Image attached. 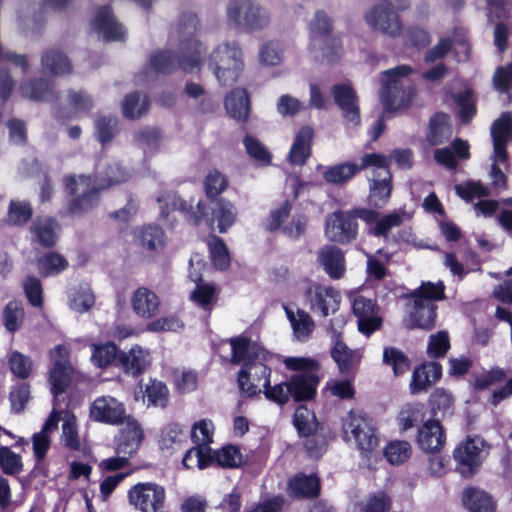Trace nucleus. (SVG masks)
Instances as JSON below:
<instances>
[{"label": "nucleus", "mask_w": 512, "mask_h": 512, "mask_svg": "<svg viewBox=\"0 0 512 512\" xmlns=\"http://www.w3.org/2000/svg\"><path fill=\"white\" fill-rule=\"evenodd\" d=\"M229 344L231 362L242 364L237 379L240 391L249 397L261 393L270 383L271 369L267 363L272 357L271 354L247 332L230 338Z\"/></svg>", "instance_id": "obj_1"}, {"label": "nucleus", "mask_w": 512, "mask_h": 512, "mask_svg": "<svg viewBox=\"0 0 512 512\" xmlns=\"http://www.w3.org/2000/svg\"><path fill=\"white\" fill-rule=\"evenodd\" d=\"M490 134L493 141V154L490 176L495 186H504L506 177L497 166L507 161V143L512 139V116L510 113H503L491 126Z\"/></svg>", "instance_id": "obj_8"}, {"label": "nucleus", "mask_w": 512, "mask_h": 512, "mask_svg": "<svg viewBox=\"0 0 512 512\" xmlns=\"http://www.w3.org/2000/svg\"><path fill=\"white\" fill-rule=\"evenodd\" d=\"M58 422V412L53 410L45 421L42 430L33 435V452L38 460H42L46 456L50 448V435L57 429Z\"/></svg>", "instance_id": "obj_32"}, {"label": "nucleus", "mask_w": 512, "mask_h": 512, "mask_svg": "<svg viewBox=\"0 0 512 512\" xmlns=\"http://www.w3.org/2000/svg\"><path fill=\"white\" fill-rule=\"evenodd\" d=\"M408 214L403 209L395 210L379 218L376 225L369 229V233L375 237L387 238L389 232L399 227Z\"/></svg>", "instance_id": "obj_43"}, {"label": "nucleus", "mask_w": 512, "mask_h": 512, "mask_svg": "<svg viewBox=\"0 0 512 512\" xmlns=\"http://www.w3.org/2000/svg\"><path fill=\"white\" fill-rule=\"evenodd\" d=\"M452 136V126L449 123V116L439 112L431 117L426 134L427 142L432 145H440L448 141Z\"/></svg>", "instance_id": "obj_34"}, {"label": "nucleus", "mask_w": 512, "mask_h": 512, "mask_svg": "<svg viewBox=\"0 0 512 512\" xmlns=\"http://www.w3.org/2000/svg\"><path fill=\"white\" fill-rule=\"evenodd\" d=\"M68 266L66 259L58 253L50 252L38 261L39 272L44 276L58 274Z\"/></svg>", "instance_id": "obj_54"}, {"label": "nucleus", "mask_w": 512, "mask_h": 512, "mask_svg": "<svg viewBox=\"0 0 512 512\" xmlns=\"http://www.w3.org/2000/svg\"><path fill=\"white\" fill-rule=\"evenodd\" d=\"M225 468H236L245 463V458L240 449L232 444L223 446L215 452H212V461Z\"/></svg>", "instance_id": "obj_46"}, {"label": "nucleus", "mask_w": 512, "mask_h": 512, "mask_svg": "<svg viewBox=\"0 0 512 512\" xmlns=\"http://www.w3.org/2000/svg\"><path fill=\"white\" fill-rule=\"evenodd\" d=\"M488 454L486 442L479 436L467 437L453 451L457 469L464 477L471 476Z\"/></svg>", "instance_id": "obj_11"}, {"label": "nucleus", "mask_w": 512, "mask_h": 512, "mask_svg": "<svg viewBox=\"0 0 512 512\" xmlns=\"http://www.w3.org/2000/svg\"><path fill=\"white\" fill-rule=\"evenodd\" d=\"M450 347L448 334L440 331L429 337L427 354L431 358L443 357Z\"/></svg>", "instance_id": "obj_63"}, {"label": "nucleus", "mask_w": 512, "mask_h": 512, "mask_svg": "<svg viewBox=\"0 0 512 512\" xmlns=\"http://www.w3.org/2000/svg\"><path fill=\"white\" fill-rule=\"evenodd\" d=\"M209 66L221 84L236 82L244 68L241 48L235 42L220 44L211 53Z\"/></svg>", "instance_id": "obj_7"}, {"label": "nucleus", "mask_w": 512, "mask_h": 512, "mask_svg": "<svg viewBox=\"0 0 512 512\" xmlns=\"http://www.w3.org/2000/svg\"><path fill=\"white\" fill-rule=\"evenodd\" d=\"M442 367L437 362L424 363L414 369L410 382V392L418 394L440 379Z\"/></svg>", "instance_id": "obj_30"}, {"label": "nucleus", "mask_w": 512, "mask_h": 512, "mask_svg": "<svg viewBox=\"0 0 512 512\" xmlns=\"http://www.w3.org/2000/svg\"><path fill=\"white\" fill-rule=\"evenodd\" d=\"M33 238L43 246H53L59 233V225L51 218H38L31 226Z\"/></svg>", "instance_id": "obj_38"}, {"label": "nucleus", "mask_w": 512, "mask_h": 512, "mask_svg": "<svg viewBox=\"0 0 512 512\" xmlns=\"http://www.w3.org/2000/svg\"><path fill=\"white\" fill-rule=\"evenodd\" d=\"M94 303V294L88 286H80L69 292L68 306L74 312H87Z\"/></svg>", "instance_id": "obj_45"}, {"label": "nucleus", "mask_w": 512, "mask_h": 512, "mask_svg": "<svg viewBox=\"0 0 512 512\" xmlns=\"http://www.w3.org/2000/svg\"><path fill=\"white\" fill-rule=\"evenodd\" d=\"M185 438L184 430L178 423L167 424L160 433L159 446L161 449H173Z\"/></svg>", "instance_id": "obj_55"}, {"label": "nucleus", "mask_w": 512, "mask_h": 512, "mask_svg": "<svg viewBox=\"0 0 512 512\" xmlns=\"http://www.w3.org/2000/svg\"><path fill=\"white\" fill-rule=\"evenodd\" d=\"M412 68L399 65L382 72L381 99L388 111H396L407 107L414 96V89L408 75Z\"/></svg>", "instance_id": "obj_5"}, {"label": "nucleus", "mask_w": 512, "mask_h": 512, "mask_svg": "<svg viewBox=\"0 0 512 512\" xmlns=\"http://www.w3.org/2000/svg\"><path fill=\"white\" fill-rule=\"evenodd\" d=\"M359 224L351 209L337 210L326 217L325 235L328 240L339 244H350L358 237Z\"/></svg>", "instance_id": "obj_13"}, {"label": "nucleus", "mask_w": 512, "mask_h": 512, "mask_svg": "<svg viewBox=\"0 0 512 512\" xmlns=\"http://www.w3.org/2000/svg\"><path fill=\"white\" fill-rule=\"evenodd\" d=\"M68 355L69 347L66 344H59L50 352L52 366L49 370V383L54 396L63 393L75 376Z\"/></svg>", "instance_id": "obj_14"}, {"label": "nucleus", "mask_w": 512, "mask_h": 512, "mask_svg": "<svg viewBox=\"0 0 512 512\" xmlns=\"http://www.w3.org/2000/svg\"><path fill=\"white\" fill-rule=\"evenodd\" d=\"M212 463V449L195 445L183 457V465L188 469L207 468Z\"/></svg>", "instance_id": "obj_50"}, {"label": "nucleus", "mask_w": 512, "mask_h": 512, "mask_svg": "<svg viewBox=\"0 0 512 512\" xmlns=\"http://www.w3.org/2000/svg\"><path fill=\"white\" fill-rule=\"evenodd\" d=\"M228 18L238 25L249 30H258L268 25L270 17L268 12L259 6H250L242 17L238 7L229 5L227 10Z\"/></svg>", "instance_id": "obj_26"}, {"label": "nucleus", "mask_w": 512, "mask_h": 512, "mask_svg": "<svg viewBox=\"0 0 512 512\" xmlns=\"http://www.w3.org/2000/svg\"><path fill=\"white\" fill-rule=\"evenodd\" d=\"M319 479L317 475L297 474L288 481V494L296 498H311L317 495Z\"/></svg>", "instance_id": "obj_35"}, {"label": "nucleus", "mask_w": 512, "mask_h": 512, "mask_svg": "<svg viewBox=\"0 0 512 512\" xmlns=\"http://www.w3.org/2000/svg\"><path fill=\"white\" fill-rule=\"evenodd\" d=\"M352 310L357 318L358 330L362 334L370 336L381 328L383 320L376 300L358 295L354 298Z\"/></svg>", "instance_id": "obj_21"}, {"label": "nucleus", "mask_w": 512, "mask_h": 512, "mask_svg": "<svg viewBox=\"0 0 512 512\" xmlns=\"http://www.w3.org/2000/svg\"><path fill=\"white\" fill-rule=\"evenodd\" d=\"M24 319V310L20 302H9L3 311V323L9 332L18 330Z\"/></svg>", "instance_id": "obj_57"}, {"label": "nucleus", "mask_w": 512, "mask_h": 512, "mask_svg": "<svg viewBox=\"0 0 512 512\" xmlns=\"http://www.w3.org/2000/svg\"><path fill=\"white\" fill-rule=\"evenodd\" d=\"M90 418L99 423L120 425L128 418L125 404L111 395H102L94 399L89 407Z\"/></svg>", "instance_id": "obj_18"}, {"label": "nucleus", "mask_w": 512, "mask_h": 512, "mask_svg": "<svg viewBox=\"0 0 512 512\" xmlns=\"http://www.w3.org/2000/svg\"><path fill=\"white\" fill-rule=\"evenodd\" d=\"M424 416L425 410L423 404L407 403L401 408L398 414V425L401 430L407 431L411 429L416 423L422 421Z\"/></svg>", "instance_id": "obj_49"}, {"label": "nucleus", "mask_w": 512, "mask_h": 512, "mask_svg": "<svg viewBox=\"0 0 512 512\" xmlns=\"http://www.w3.org/2000/svg\"><path fill=\"white\" fill-rule=\"evenodd\" d=\"M284 365L289 370L298 371L289 379L291 398L295 401L309 400L316 395L318 378L317 361L308 358L287 357Z\"/></svg>", "instance_id": "obj_6"}, {"label": "nucleus", "mask_w": 512, "mask_h": 512, "mask_svg": "<svg viewBox=\"0 0 512 512\" xmlns=\"http://www.w3.org/2000/svg\"><path fill=\"white\" fill-rule=\"evenodd\" d=\"M120 425L122 427L115 438L116 453L133 457L144 439V431L133 416Z\"/></svg>", "instance_id": "obj_23"}, {"label": "nucleus", "mask_w": 512, "mask_h": 512, "mask_svg": "<svg viewBox=\"0 0 512 512\" xmlns=\"http://www.w3.org/2000/svg\"><path fill=\"white\" fill-rule=\"evenodd\" d=\"M312 129L303 127L297 134L294 143L291 146L287 160L292 165H303L310 155V143L312 139Z\"/></svg>", "instance_id": "obj_37"}, {"label": "nucleus", "mask_w": 512, "mask_h": 512, "mask_svg": "<svg viewBox=\"0 0 512 512\" xmlns=\"http://www.w3.org/2000/svg\"><path fill=\"white\" fill-rule=\"evenodd\" d=\"M42 67L52 75H62L71 70L69 60L58 50L48 51L42 56Z\"/></svg>", "instance_id": "obj_47"}, {"label": "nucleus", "mask_w": 512, "mask_h": 512, "mask_svg": "<svg viewBox=\"0 0 512 512\" xmlns=\"http://www.w3.org/2000/svg\"><path fill=\"white\" fill-rule=\"evenodd\" d=\"M215 424L211 419L204 418L193 423L190 430L192 442L197 446L210 448L214 441Z\"/></svg>", "instance_id": "obj_42"}, {"label": "nucleus", "mask_w": 512, "mask_h": 512, "mask_svg": "<svg viewBox=\"0 0 512 512\" xmlns=\"http://www.w3.org/2000/svg\"><path fill=\"white\" fill-rule=\"evenodd\" d=\"M444 284L426 282L414 290L411 300L407 303V315L403 319V325L407 329L430 330L435 326L436 309L435 301L444 299Z\"/></svg>", "instance_id": "obj_4"}, {"label": "nucleus", "mask_w": 512, "mask_h": 512, "mask_svg": "<svg viewBox=\"0 0 512 512\" xmlns=\"http://www.w3.org/2000/svg\"><path fill=\"white\" fill-rule=\"evenodd\" d=\"M237 207L227 199H220L215 202L212 208V217L210 224L216 223L219 233H225L237 221Z\"/></svg>", "instance_id": "obj_31"}, {"label": "nucleus", "mask_w": 512, "mask_h": 512, "mask_svg": "<svg viewBox=\"0 0 512 512\" xmlns=\"http://www.w3.org/2000/svg\"><path fill=\"white\" fill-rule=\"evenodd\" d=\"M462 501L469 512H494L496 502L493 497L484 490L467 488L463 491Z\"/></svg>", "instance_id": "obj_33"}, {"label": "nucleus", "mask_w": 512, "mask_h": 512, "mask_svg": "<svg viewBox=\"0 0 512 512\" xmlns=\"http://www.w3.org/2000/svg\"><path fill=\"white\" fill-rule=\"evenodd\" d=\"M322 267L332 279L342 278L346 270L343 251L336 246L322 249Z\"/></svg>", "instance_id": "obj_36"}, {"label": "nucleus", "mask_w": 512, "mask_h": 512, "mask_svg": "<svg viewBox=\"0 0 512 512\" xmlns=\"http://www.w3.org/2000/svg\"><path fill=\"white\" fill-rule=\"evenodd\" d=\"M343 55L341 36L334 32L332 20L322 15V63L338 62Z\"/></svg>", "instance_id": "obj_24"}, {"label": "nucleus", "mask_w": 512, "mask_h": 512, "mask_svg": "<svg viewBox=\"0 0 512 512\" xmlns=\"http://www.w3.org/2000/svg\"><path fill=\"white\" fill-rule=\"evenodd\" d=\"M91 97L84 91H71L67 96V115L76 117L79 114L88 111L92 107Z\"/></svg>", "instance_id": "obj_53"}, {"label": "nucleus", "mask_w": 512, "mask_h": 512, "mask_svg": "<svg viewBox=\"0 0 512 512\" xmlns=\"http://www.w3.org/2000/svg\"><path fill=\"white\" fill-rule=\"evenodd\" d=\"M198 20L194 14L183 17L178 26L181 37V58H176L170 51H159L150 58V66L157 72L170 73L178 66L185 72L197 70L202 63L201 54L205 51L202 44L194 38Z\"/></svg>", "instance_id": "obj_2"}, {"label": "nucleus", "mask_w": 512, "mask_h": 512, "mask_svg": "<svg viewBox=\"0 0 512 512\" xmlns=\"http://www.w3.org/2000/svg\"><path fill=\"white\" fill-rule=\"evenodd\" d=\"M345 325V319L341 316L333 318L331 327L327 330L330 335L332 347L330 354L337 364L340 372L348 373L358 366L361 354L353 350L342 340L341 329Z\"/></svg>", "instance_id": "obj_10"}, {"label": "nucleus", "mask_w": 512, "mask_h": 512, "mask_svg": "<svg viewBox=\"0 0 512 512\" xmlns=\"http://www.w3.org/2000/svg\"><path fill=\"white\" fill-rule=\"evenodd\" d=\"M208 246L215 267L218 269L227 268L230 263V257L224 242L219 237L210 236L208 238Z\"/></svg>", "instance_id": "obj_59"}, {"label": "nucleus", "mask_w": 512, "mask_h": 512, "mask_svg": "<svg viewBox=\"0 0 512 512\" xmlns=\"http://www.w3.org/2000/svg\"><path fill=\"white\" fill-rule=\"evenodd\" d=\"M247 154L261 165L271 162V154L266 147L256 138L246 136L243 140Z\"/></svg>", "instance_id": "obj_60"}, {"label": "nucleus", "mask_w": 512, "mask_h": 512, "mask_svg": "<svg viewBox=\"0 0 512 512\" xmlns=\"http://www.w3.org/2000/svg\"><path fill=\"white\" fill-rule=\"evenodd\" d=\"M160 204V216L167 225L173 226L175 217L172 214L175 211L184 213L187 219L193 224H198L206 215L205 207L201 200L185 201L178 198L175 194L168 193L157 198Z\"/></svg>", "instance_id": "obj_12"}, {"label": "nucleus", "mask_w": 512, "mask_h": 512, "mask_svg": "<svg viewBox=\"0 0 512 512\" xmlns=\"http://www.w3.org/2000/svg\"><path fill=\"white\" fill-rule=\"evenodd\" d=\"M294 425L300 436L308 437L317 431L318 421L313 411L305 406H299L294 414Z\"/></svg>", "instance_id": "obj_48"}, {"label": "nucleus", "mask_w": 512, "mask_h": 512, "mask_svg": "<svg viewBox=\"0 0 512 512\" xmlns=\"http://www.w3.org/2000/svg\"><path fill=\"white\" fill-rule=\"evenodd\" d=\"M61 420L63 421L62 442L69 449L78 450L80 448V440L76 416L70 412H65Z\"/></svg>", "instance_id": "obj_51"}, {"label": "nucleus", "mask_w": 512, "mask_h": 512, "mask_svg": "<svg viewBox=\"0 0 512 512\" xmlns=\"http://www.w3.org/2000/svg\"><path fill=\"white\" fill-rule=\"evenodd\" d=\"M225 108L231 117L245 120L250 111V101L245 89H234L225 98Z\"/></svg>", "instance_id": "obj_40"}, {"label": "nucleus", "mask_w": 512, "mask_h": 512, "mask_svg": "<svg viewBox=\"0 0 512 512\" xmlns=\"http://www.w3.org/2000/svg\"><path fill=\"white\" fill-rule=\"evenodd\" d=\"M135 239L144 248L156 251L165 245L163 231L155 225H147L135 231Z\"/></svg>", "instance_id": "obj_41"}, {"label": "nucleus", "mask_w": 512, "mask_h": 512, "mask_svg": "<svg viewBox=\"0 0 512 512\" xmlns=\"http://www.w3.org/2000/svg\"><path fill=\"white\" fill-rule=\"evenodd\" d=\"M32 217V208L26 201H11L8 208V222L23 225Z\"/></svg>", "instance_id": "obj_62"}, {"label": "nucleus", "mask_w": 512, "mask_h": 512, "mask_svg": "<svg viewBox=\"0 0 512 512\" xmlns=\"http://www.w3.org/2000/svg\"><path fill=\"white\" fill-rule=\"evenodd\" d=\"M445 433L438 420H427L418 429L417 444L426 453H436L445 444Z\"/></svg>", "instance_id": "obj_25"}, {"label": "nucleus", "mask_w": 512, "mask_h": 512, "mask_svg": "<svg viewBox=\"0 0 512 512\" xmlns=\"http://www.w3.org/2000/svg\"><path fill=\"white\" fill-rule=\"evenodd\" d=\"M384 455L391 464H401L411 456V445L404 440L393 441L386 446Z\"/></svg>", "instance_id": "obj_58"}, {"label": "nucleus", "mask_w": 512, "mask_h": 512, "mask_svg": "<svg viewBox=\"0 0 512 512\" xmlns=\"http://www.w3.org/2000/svg\"><path fill=\"white\" fill-rule=\"evenodd\" d=\"M364 20L372 30L389 38H397L403 30L400 16L387 4L374 5L365 13Z\"/></svg>", "instance_id": "obj_17"}, {"label": "nucleus", "mask_w": 512, "mask_h": 512, "mask_svg": "<svg viewBox=\"0 0 512 512\" xmlns=\"http://www.w3.org/2000/svg\"><path fill=\"white\" fill-rule=\"evenodd\" d=\"M9 365L12 373L22 379L30 376L33 367L31 359L20 352H13L10 355Z\"/></svg>", "instance_id": "obj_64"}, {"label": "nucleus", "mask_w": 512, "mask_h": 512, "mask_svg": "<svg viewBox=\"0 0 512 512\" xmlns=\"http://www.w3.org/2000/svg\"><path fill=\"white\" fill-rule=\"evenodd\" d=\"M331 95L347 127H358L361 124L359 98L355 89L348 83H338L332 86Z\"/></svg>", "instance_id": "obj_20"}, {"label": "nucleus", "mask_w": 512, "mask_h": 512, "mask_svg": "<svg viewBox=\"0 0 512 512\" xmlns=\"http://www.w3.org/2000/svg\"><path fill=\"white\" fill-rule=\"evenodd\" d=\"M145 396L150 405L165 407L168 402L169 392L165 384L153 380L147 385Z\"/></svg>", "instance_id": "obj_61"}, {"label": "nucleus", "mask_w": 512, "mask_h": 512, "mask_svg": "<svg viewBox=\"0 0 512 512\" xmlns=\"http://www.w3.org/2000/svg\"><path fill=\"white\" fill-rule=\"evenodd\" d=\"M148 106V100L145 95L133 93L126 96L123 101V114L127 118H138L148 110Z\"/></svg>", "instance_id": "obj_56"}, {"label": "nucleus", "mask_w": 512, "mask_h": 512, "mask_svg": "<svg viewBox=\"0 0 512 512\" xmlns=\"http://www.w3.org/2000/svg\"><path fill=\"white\" fill-rule=\"evenodd\" d=\"M91 362L98 368H106L111 365L117 356V346L112 342L93 343L91 345Z\"/></svg>", "instance_id": "obj_44"}, {"label": "nucleus", "mask_w": 512, "mask_h": 512, "mask_svg": "<svg viewBox=\"0 0 512 512\" xmlns=\"http://www.w3.org/2000/svg\"><path fill=\"white\" fill-rule=\"evenodd\" d=\"M131 306L134 313L142 319H150L158 314L160 299L146 287L138 288L131 297Z\"/></svg>", "instance_id": "obj_28"}, {"label": "nucleus", "mask_w": 512, "mask_h": 512, "mask_svg": "<svg viewBox=\"0 0 512 512\" xmlns=\"http://www.w3.org/2000/svg\"><path fill=\"white\" fill-rule=\"evenodd\" d=\"M166 499L164 487L153 482H142L128 491L129 503L140 512H158Z\"/></svg>", "instance_id": "obj_15"}, {"label": "nucleus", "mask_w": 512, "mask_h": 512, "mask_svg": "<svg viewBox=\"0 0 512 512\" xmlns=\"http://www.w3.org/2000/svg\"><path fill=\"white\" fill-rule=\"evenodd\" d=\"M291 203L283 201L279 206L273 208L266 219L265 227L269 231L281 229L283 234L291 239L300 237L307 226V218L303 215H295L288 225H283L290 215Z\"/></svg>", "instance_id": "obj_19"}, {"label": "nucleus", "mask_w": 512, "mask_h": 512, "mask_svg": "<svg viewBox=\"0 0 512 512\" xmlns=\"http://www.w3.org/2000/svg\"><path fill=\"white\" fill-rule=\"evenodd\" d=\"M383 362L392 367L395 376L404 374L409 370L411 365L409 358L401 350L395 347L384 348Z\"/></svg>", "instance_id": "obj_52"}, {"label": "nucleus", "mask_w": 512, "mask_h": 512, "mask_svg": "<svg viewBox=\"0 0 512 512\" xmlns=\"http://www.w3.org/2000/svg\"><path fill=\"white\" fill-rule=\"evenodd\" d=\"M382 161H377L374 167L373 179L369 185L368 205L375 209H383L389 202L392 192L391 173L388 169L387 158L380 154Z\"/></svg>", "instance_id": "obj_16"}, {"label": "nucleus", "mask_w": 512, "mask_h": 512, "mask_svg": "<svg viewBox=\"0 0 512 512\" xmlns=\"http://www.w3.org/2000/svg\"><path fill=\"white\" fill-rule=\"evenodd\" d=\"M345 437L355 441L361 454L368 456L379 445L373 420L359 411H350L343 423Z\"/></svg>", "instance_id": "obj_9"}, {"label": "nucleus", "mask_w": 512, "mask_h": 512, "mask_svg": "<svg viewBox=\"0 0 512 512\" xmlns=\"http://www.w3.org/2000/svg\"><path fill=\"white\" fill-rule=\"evenodd\" d=\"M92 27L105 40H120L125 36L124 28L114 19L108 7L97 11Z\"/></svg>", "instance_id": "obj_29"}, {"label": "nucleus", "mask_w": 512, "mask_h": 512, "mask_svg": "<svg viewBox=\"0 0 512 512\" xmlns=\"http://www.w3.org/2000/svg\"><path fill=\"white\" fill-rule=\"evenodd\" d=\"M152 357L148 349L139 345L133 346L129 351L119 355V363L125 373L138 376L151 364Z\"/></svg>", "instance_id": "obj_27"}, {"label": "nucleus", "mask_w": 512, "mask_h": 512, "mask_svg": "<svg viewBox=\"0 0 512 512\" xmlns=\"http://www.w3.org/2000/svg\"><path fill=\"white\" fill-rule=\"evenodd\" d=\"M286 315L291 323L293 334L299 341H305L314 330L311 317L304 311L284 306Z\"/></svg>", "instance_id": "obj_39"}, {"label": "nucleus", "mask_w": 512, "mask_h": 512, "mask_svg": "<svg viewBox=\"0 0 512 512\" xmlns=\"http://www.w3.org/2000/svg\"><path fill=\"white\" fill-rule=\"evenodd\" d=\"M130 173L118 163L109 165L99 179L78 176L67 178V188L74 197L70 204L72 214H82L92 209L99 200V191L110 186L125 182Z\"/></svg>", "instance_id": "obj_3"}, {"label": "nucleus", "mask_w": 512, "mask_h": 512, "mask_svg": "<svg viewBox=\"0 0 512 512\" xmlns=\"http://www.w3.org/2000/svg\"><path fill=\"white\" fill-rule=\"evenodd\" d=\"M377 161H382L380 154H366L362 157L360 165L352 162H344L333 166H328L323 173V178L327 183L333 185H344L349 182L358 172L366 169L367 167H370Z\"/></svg>", "instance_id": "obj_22"}]
</instances>
